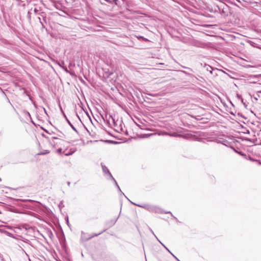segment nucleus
I'll return each mask as SVG.
<instances>
[{
	"label": "nucleus",
	"mask_w": 261,
	"mask_h": 261,
	"mask_svg": "<svg viewBox=\"0 0 261 261\" xmlns=\"http://www.w3.org/2000/svg\"><path fill=\"white\" fill-rule=\"evenodd\" d=\"M171 136H174V137H177V136H180L181 135H178L176 133H174Z\"/></svg>",
	"instance_id": "nucleus-10"
},
{
	"label": "nucleus",
	"mask_w": 261,
	"mask_h": 261,
	"mask_svg": "<svg viewBox=\"0 0 261 261\" xmlns=\"http://www.w3.org/2000/svg\"><path fill=\"white\" fill-rule=\"evenodd\" d=\"M67 185L68 186H69L70 185V182L69 181L67 182Z\"/></svg>",
	"instance_id": "nucleus-14"
},
{
	"label": "nucleus",
	"mask_w": 261,
	"mask_h": 261,
	"mask_svg": "<svg viewBox=\"0 0 261 261\" xmlns=\"http://www.w3.org/2000/svg\"><path fill=\"white\" fill-rule=\"evenodd\" d=\"M154 236L155 237V238L157 239V240H159V239L157 238V237L154 235Z\"/></svg>",
	"instance_id": "nucleus-21"
},
{
	"label": "nucleus",
	"mask_w": 261,
	"mask_h": 261,
	"mask_svg": "<svg viewBox=\"0 0 261 261\" xmlns=\"http://www.w3.org/2000/svg\"><path fill=\"white\" fill-rule=\"evenodd\" d=\"M0 91H2L3 93H4V91H3L2 89L0 87Z\"/></svg>",
	"instance_id": "nucleus-13"
},
{
	"label": "nucleus",
	"mask_w": 261,
	"mask_h": 261,
	"mask_svg": "<svg viewBox=\"0 0 261 261\" xmlns=\"http://www.w3.org/2000/svg\"><path fill=\"white\" fill-rule=\"evenodd\" d=\"M166 214L171 213L170 212H166Z\"/></svg>",
	"instance_id": "nucleus-18"
},
{
	"label": "nucleus",
	"mask_w": 261,
	"mask_h": 261,
	"mask_svg": "<svg viewBox=\"0 0 261 261\" xmlns=\"http://www.w3.org/2000/svg\"><path fill=\"white\" fill-rule=\"evenodd\" d=\"M257 92L261 93V91H257Z\"/></svg>",
	"instance_id": "nucleus-19"
},
{
	"label": "nucleus",
	"mask_w": 261,
	"mask_h": 261,
	"mask_svg": "<svg viewBox=\"0 0 261 261\" xmlns=\"http://www.w3.org/2000/svg\"><path fill=\"white\" fill-rule=\"evenodd\" d=\"M206 70L210 71L211 73H212L213 68L211 66L208 65L206 68Z\"/></svg>",
	"instance_id": "nucleus-7"
},
{
	"label": "nucleus",
	"mask_w": 261,
	"mask_h": 261,
	"mask_svg": "<svg viewBox=\"0 0 261 261\" xmlns=\"http://www.w3.org/2000/svg\"><path fill=\"white\" fill-rule=\"evenodd\" d=\"M85 234V233H84L83 232H82V238H83V234Z\"/></svg>",
	"instance_id": "nucleus-16"
},
{
	"label": "nucleus",
	"mask_w": 261,
	"mask_h": 261,
	"mask_svg": "<svg viewBox=\"0 0 261 261\" xmlns=\"http://www.w3.org/2000/svg\"><path fill=\"white\" fill-rule=\"evenodd\" d=\"M159 241L161 243V244L174 257L175 259L177 258L176 256H175L170 251V250L163 244H162L159 240Z\"/></svg>",
	"instance_id": "nucleus-8"
},
{
	"label": "nucleus",
	"mask_w": 261,
	"mask_h": 261,
	"mask_svg": "<svg viewBox=\"0 0 261 261\" xmlns=\"http://www.w3.org/2000/svg\"><path fill=\"white\" fill-rule=\"evenodd\" d=\"M102 232H100V233H95L94 235L91 236V237H89L87 239H86L85 240L86 241H88L91 239H92V238H93L94 237H97L99 235H100Z\"/></svg>",
	"instance_id": "nucleus-5"
},
{
	"label": "nucleus",
	"mask_w": 261,
	"mask_h": 261,
	"mask_svg": "<svg viewBox=\"0 0 261 261\" xmlns=\"http://www.w3.org/2000/svg\"><path fill=\"white\" fill-rule=\"evenodd\" d=\"M65 117L66 118V120H67L68 123L70 125V126L71 127V128L76 132H77L76 129L75 128V127L71 123V122L69 121V120L66 118V116H65Z\"/></svg>",
	"instance_id": "nucleus-3"
},
{
	"label": "nucleus",
	"mask_w": 261,
	"mask_h": 261,
	"mask_svg": "<svg viewBox=\"0 0 261 261\" xmlns=\"http://www.w3.org/2000/svg\"><path fill=\"white\" fill-rule=\"evenodd\" d=\"M111 179L114 181L115 182V184L116 185V186L117 187V188H118V189L119 190L120 192H121L122 193V192H121V190H120V188L119 187V186H118L117 182H116V180L114 179V178L113 177V178H111Z\"/></svg>",
	"instance_id": "nucleus-6"
},
{
	"label": "nucleus",
	"mask_w": 261,
	"mask_h": 261,
	"mask_svg": "<svg viewBox=\"0 0 261 261\" xmlns=\"http://www.w3.org/2000/svg\"><path fill=\"white\" fill-rule=\"evenodd\" d=\"M49 153V151L48 150H45L42 151H41L38 154V155H44V154H48Z\"/></svg>",
	"instance_id": "nucleus-4"
},
{
	"label": "nucleus",
	"mask_w": 261,
	"mask_h": 261,
	"mask_svg": "<svg viewBox=\"0 0 261 261\" xmlns=\"http://www.w3.org/2000/svg\"><path fill=\"white\" fill-rule=\"evenodd\" d=\"M65 138V135L62 133H60L59 134L57 135V137H52L53 140H62V139Z\"/></svg>",
	"instance_id": "nucleus-2"
},
{
	"label": "nucleus",
	"mask_w": 261,
	"mask_h": 261,
	"mask_svg": "<svg viewBox=\"0 0 261 261\" xmlns=\"http://www.w3.org/2000/svg\"><path fill=\"white\" fill-rule=\"evenodd\" d=\"M149 230H150V232H151L153 234L155 235V234H154L153 231H152V230L151 228H149Z\"/></svg>",
	"instance_id": "nucleus-12"
},
{
	"label": "nucleus",
	"mask_w": 261,
	"mask_h": 261,
	"mask_svg": "<svg viewBox=\"0 0 261 261\" xmlns=\"http://www.w3.org/2000/svg\"><path fill=\"white\" fill-rule=\"evenodd\" d=\"M27 114H28V116H29L30 117L31 116V115L29 112H27Z\"/></svg>",
	"instance_id": "nucleus-17"
},
{
	"label": "nucleus",
	"mask_w": 261,
	"mask_h": 261,
	"mask_svg": "<svg viewBox=\"0 0 261 261\" xmlns=\"http://www.w3.org/2000/svg\"><path fill=\"white\" fill-rule=\"evenodd\" d=\"M62 148H59L57 150V152L59 153H61L62 152Z\"/></svg>",
	"instance_id": "nucleus-11"
},
{
	"label": "nucleus",
	"mask_w": 261,
	"mask_h": 261,
	"mask_svg": "<svg viewBox=\"0 0 261 261\" xmlns=\"http://www.w3.org/2000/svg\"><path fill=\"white\" fill-rule=\"evenodd\" d=\"M43 110H44V112H45L46 114H47L46 111V110L45 109V108H43Z\"/></svg>",
	"instance_id": "nucleus-15"
},
{
	"label": "nucleus",
	"mask_w": 261,
	"mask_h": 261,
	"mask_svg": "<svg viewBox=\"0 0 261 261\" xmlns=\"http://www.w3.org/2000/svg\"><path fill=\"white\" fill-rule=\"evenodd\" d=\"M73 152H74L73 151H72V152H68V153H65V155H69L72 154Z\"/></svg>",
	"instance_id": "nucleus-9"
},
{
	"label": "nucleus",
	"mask_w": 261,
	"mask_h": 261,
	"mask_svg": "<svg viewBox=\"0 0 261 261\" xmlns=\"http://www.w3.org/2000/svg\"><path fill=\"white\" fill-rule=\"evenodd\" d=\"M177 261H180L177 258L176 259Z\"/></svg>",
	"instance_id": "nucleus-20"
},
{
	"label": "nucleus",
	"mask_w": 261,
	"mask_h": 261,
	"mask_svg": "<svg viewBox=\"0 0 261 261\" xmlns=\"http://www.w3.org/2000/svg\"><path fill=\"white\" fill-rule=\"evenodd\" d=\"M101 166H102V168L103 172L105 174H108L111 178H113V176L111 174V173L110 172V171H109V169H108V168L105 165H101Z\"/></svg>",
	"instance_id": "nucleus-1"
}]
</instances>
